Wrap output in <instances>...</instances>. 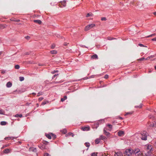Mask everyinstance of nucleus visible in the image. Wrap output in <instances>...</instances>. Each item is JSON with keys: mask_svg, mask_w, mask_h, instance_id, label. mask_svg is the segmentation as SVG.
Masks as SVG:
<instances>
[{"mask_svg": "<svg viewBox=\"0 0 156 156\" xmlns=\"http://www.w3.org/2000/svg\"><path fill=\"white\" fill-rule=\"evenodd\" d=\"M104 133L106 135L108 136L110 134V133L108 132H107L105 130V129H104Z\"/></svg>", "mask_w": 156, "mask_h": 156, "instance_id": "nucleus-19", "label": "nucleus"}, {"mask_svg": "<svg viewBox=\"0 0 156 156\" xmlns=\"http://www.w3.org/2000/svg\"><path fill=\"white\" fill-rule=\"evenodd\" d=\"M91 58L92 59H97L98 58V56L97 55L95 54L92 55Z\"/></svg>", "mask_w": 156, "mask_h": 156, "instance_id": "nucleus-15", "label": "nucleus"}, {"mask_svg": "<svg viewBox=\"0 0 156 156\" xmlns=\"http://www.w3.org/2000/svg\"><path fill=\"white\" fill-rule=\"evenodd\" d=\"M154 55H151L150 56H149V57H150V58H153L154 57Z\"/></svg>", "mask_w": 156, "mask_h": 156, "instance_id": "nucleus-58", "label": "nucleus"}, {"mask_svg": "<svg viewBox=\"0 0 156 156\" xmlns=\"http://www.w3.org/2000/svg\"><path fill=\"white\" fill-rule=\"evenodd\" d=\"M92 13H88L86 15L87 17H88L89 16H90L92 15Z\"/></svg>", "mask_w": 156, "mask_h": 156, "instance_id": "nucleus-36", "label": "nucleus"}, {"mask_svg": "<svg viewBox=\"0 0 156 156\" xmlns=\"http://www.w3.org/2000/svg\"><path fill=\"white\" fill-rule=\"evenodd\" d=\"M108 75H105V76H104V78L105 79H107L108 78Z\"/></svg>", "mask_w": 156, "mask_h": 156, "instance_id": "nucleus-48", "label": "nucleus"}, {"mask_svg": "<svg viewBox=\"0 0 156 156\" xmlns=\"http://www.w3.org/2000/svg\"><path fill=\"white\" fill-rule=\"evenodd\" d=\"M43 99V98L41 97V98H39L38 99V101H42Z\"/></svg>", "mask_w": 156, "mask_h": 156, "instance_id": "nucleus-46", "label": "nucleus"}, {"mask_svg": "<svg viewBox=\"0 0 156 156\" xmlns=\"http://www.w3.org/2000/svg\"><path fill=\"white\" fill-rule=\"evenodd\" d=\"M145 149L147 154H150L152 151V146L151 145L147 144L145 146Z\"/></svg>", "mask_w": 156, "mask_h": 156, "instance_id": "nucleus-1", "label": "nucleus"}, {"mask_svg": "<svg viewBox=\"0 0 156 156\" xmlns=\"http://www.w3.org/2000/svg\"><path fill=\"white\" fill-rule=\"evenodd\" d=\"M85 145L87 147H89L90 146V143L88 142H86L85 143Z\"/></svg>", "mask_w": 156, "mask_h": 156, "instance_id": "nucleus-27", "label": "nucleus"}, {"mask_svg": "<svg viewBox=\"0 0 156 156\" xmlns=\"http://www.w3.org/2000/svg\"><path fill=\"white\" fill-rule=\"evenodd\" d=\"M106 20V18L105 17H102L101 19V20L102 21H105Z\"/></svg>", "mask_w": 156, "mask_h": 156, "instance_id": "nucleus-37", "label": "nucleus"}, {"mask_svg": "<svg viewBox=\"0 0 156 156\" xmlns=\"http://www.w3.org/2000/svg\"><path fill=\"white\" fill-rule=\"evenodd\" d=\"M133 150L131 149L126 150L124 153L125 156H131Z\"/></svg>", "mask_w": 156, "mask_h": 156, "instance_id": "nucleus-3", "label": "nucleus"}, {"mask_svg": "<svg viewBox=\"0 0 156 156\" xmlns=\"http://www.w3.org/2000/svg\"><path fill=\"white\" fill-rule=\"evenodd\" d=\"M147 133L145 131H143L140 133L141 135V139L144 140H146L147 139Z\"/></svg>", "mask_w": 156, "mask_h": 156, "instance_id": "nucleus-2", "label": "nucleus"}, {"mask_svg": "<svg viewBox=\"0 0 156 156\" xmlns=\"http://www.w3.org/2000/svg\"><path fill=\"white\" fill-rule=\"evenodd\" d=\"M72 135V137H73L74 136V135L72 133H68L66 134V137H67L68 136H71Z\"/></svg>", "mask_w": 156, "mask_h": 156, "instance_id": "nucleus-16", "label": "nucleus"}, {"mask_svg": "<svg viewBox=\"0 0 156 156\" xmlns=\"http://www.w3.org/2000/svg\"><path fill=\"white\" fill-rule=\"evenodd\" d=\"M29 150L30 151H31L34 152H37V149L35 148H34L33 147H30V148Z\"/></svg>", "mask_w": 156, "mask_h": 156, "instance_id": "nucleus-12", "label": "nucleus"}, {"mask_svg": "<svg viewBox=\"0 0 156 156\" xmlns=\"http://www.w3.org/2000/svg\"><path fill=\"white\" fill-rule=\"evenodd\" d=\"M11 151V150L9 149H6L3 151V152L5 154L9 153Z\"/></svg>", "mask_w": 156, "mask_h": 156, "instance_id": "nucleus-10", "label": "nucleus"}, {"mask_svg": "<svg viewBox=\"0 0 156 156\" xmlns=\"http://www.w3.org/2000/svg\"><path fill=\"white\" fill-rule=\"evenodd\" d=\"M48 103V101H44L42 103L41 105H45L46 103Z\"/></svg>", "mask_w": 156, "mask_h": 156, "instance_id": "nucleus-26", "label": "nucleus"}, {"mask_svg": "<svg viewBox=\"0 0 156 156\" xmlns=\"http://www.w3.org/2000/svg\"><path fill=\"white\" fill-rule=\"evenodd\" d=\"M100 156H108V154H106L105 153L102 154Z\"/></svg>", "mask_w": 156, "mask_h": 156, "instance_id": "nucleus-40", "label": "nucleus"}, {"mask_svg": "<svg viewBox=\"0 0 156 156\" xmlns=\"http://www.w3.org/2000/svg\"><path fill=\"white\" fill-rule=\"evenodd\" d=\"M108 40H112L113 39H114L115 38H111V37H108Z\"/></svg>", "mask_w": 156, "mask_h": 156, "instance_id": "nucleus-53", "label": "nucleus"}, {"mask_svg": "<svg viewBox=\"0 0 156 156\" xmlns=\"http://www.w3.org/2000/svg\"><path fill=\"white\" fill-rule=\"evenodd\" d=\"M19 79L21 81H23L24 79V78L23 77H19Z\"/></svg>", "mask_w": 156, "mask_h": 156, "instance_id": "nucleus-33", "label": "nucleus"}, {"mask_svg": "<svg viewBox=\"0 0 156 156\" xmlns=\"http://www.w3.org/2000/svg\"><path fill=\"white\" fill-rule=\"evenodd\" d=\"M105 137L104 136H101L100 137V139H101V140H104L105 139Z\"/></svg>", "mask_w": 156, "mask_h": 156, "instance_id": "nucleus-32", "label": "nucleus"}, {"mask_svg": "<svg viewBox=\"0 0 156 156\" xmlns=\"http://www.w3.org/2000/svg\"><path fill=\"white\" fill-rule=\"evenodd\" d=\"M152 41H156V37L154 38H153L152 39Z\"/></svg>", "mask_w": 156, "mask_h": 156, "instance_id": "nucleus-56", "label": "nucleus"}, {"mask_svg": "<svg viewBox=\"0 0 156 156\" xmlns=\"http://www.w3.org/2000/svg\"><path fill=\"white\" fill-rule=\"evenodd\" d=\"M50 52L52 54H56L57 53V51L55 50L51 51Z\"/></svg>", "mask_w": 156, "mask_h": 156, "instance_id": "nucleus-23", "label": "nucleus"}, {"mask_svg": "<svg viewBox=\"0 0 156 156\" xmlns=\"http://www.w3.org/2000/svg\"><path fill=\"white\" fill-rule=\"evenodd\" d=\"M34 22L39 24L41 23V21L40 20H34Z\"/></svg>", "mask_w": 156, "mask_h": 156, "instance_id": "nucleus-13", "label": "nucleus"}, {"mask_svg": "<svg viewBox=\"0 0 156 156\" xmlns=\"http://www.w3.org/2000/svg\"><path fill=\"white\" fill-rule=\"evenodd\" d=\"M155 69L156 70V66L154 67Z\"/></svg>", "mask_w": 156, "mask_h": 156, "instance_id": "nucleus-64", "label": "nucleus"}, {"mask_svg": "<svg viewBox=\"0 0 156 156\" xmlns=\"http://www.w3.org/2000/svg\"><path fill=\"white\" fill-rule=\"evenodd\" d=\"M5 140H9V139H13L12 138V137H5Z\"/></svg>", "mask_w": 156, "mask_h": 156, "instance_id": "nucleus-35", "label": "nucleus"}, {"mask_svg": "<svg viewBox=\"0 0 156 156\" xmlns=\"http://www.w3.org/2000/svg\"><path fill=\"white\" fill-rule=\"evenodd\" d=\"M155 35V34H153L150 35H149V36H148L147 37H152V36H153Z\"/></svg>", "mask_w": 156, "mask_h": 156, "instance_id": "nucleus-45", "label": "nucleus"}, {"mask_svg": "<svg viewBox=\"0 0 156 156\" xmlns=\"http://www.w3.org/2000/svg\"><path fill=\"white\" fill-rule=\"evenodd\" d=\"M107 126L110 129H112V125L109 124H108L107 125ZM111 129L110 130V131H111Z\"/></svg>", "mask_w": 156, "mask_h": 156, "instance_id": "nucleus-25", "label": "nucleus"}, {"mask_svg": "<svg viewBox=\"0 0 156 156\" xmlns=\"http://www.w3.org/2000/svg\"><path fill=\"white\" fill-rule=\"evenodd\" d=\"M6 122L5 121H2L1 122L0 124L2 125H5L6 124Z\"/></svg>", "mask_w": 156, "mask_h": 156, "instance_id": "nucleus-24", "label": "nucleus"}, {"mask_svg": "<svg viewBox=\"0 0 156 156\" xmlns=\"http://www.w3.org/2000/svg\"><path fill=\"white\" fill-rule=\"evenodd\" d=\"M39 147L42 150H44L46 149V146L45 145L42 144L39 146Z\"/></svg>", "mask_w": 156, "mask_h": 156, "instance_id": "nucleus-11", "label": "nucleus"}, {"mask_svg": "<svg viewBox=\"0 0 156 156\" xmlns=\"http://www.w3.org/2000/svg\"><path fill=\"white\" fill-rule=\"evenodd\" d=\"M48 143V142L46 141H44L43 142V144L44 145H47Z\"/></svg>", "mask_w": 156, "mask_h": 156, "instance_id": "nucleus-42", "label": "nucleus"}, {"mask_svg": "<svg viewBox=\"0 0 156 156\" xmlns=\"http://www.w3.org/2000/svg\"><path fill=\"white\" fill-rule=\"evenodd\" d=\"M44 156H50V155L48 153H45L44 154Z\"/></svg>", "mask_w": 156, "mask_h": 156, "instance_id": "nucleus-43", "label": "nucleus"}, {"mask_svg": "<svg viewBox=\"0 0 156 156\" xmlns=\"http://www.w3.org/2000/svg\"><path fill=\"white\" fill-rule=\"evenodd\" d=\"M10 145V144H7L6 145H5L4 146H3L2 147V149H3V148H4L5 147H8V146H9Z\"/></svg>", "mask_w": 156, "mask_h": 156, "instance_id": "nucleus-31", "label": "nucleus"}, {"mask_svg": "<svg viewBox=\"0 0 156 156\" xmlns=\"http://www.w3.org/2000/svg\"><path fill=\"white\" fill-rule=\"evenodd\" d=\"M135 108H141L142 107V106L141 105H139L138 106H135Z\"/></svg>", "mask_w": 156, "mask_h": 156, "instance_id": "nucleus-44", "label": "nucleus"}, {"mask_svg": "<svg viewBox=\"0 0 156 156\" xmlns=\"http://www.w3.org/2000/svg\"><path fill=\"white\" fill-rule=\"evenodd\" d=\"M90 128L89 126H86L84 127H82L81 128V129L83 131H87L90 130Z\"/></svg>", "mask_w": 156, "mask_h": 156, "instance_id": "nucleus-6", "label": "nucleus"}, {"mask_svg": "<svg viewBox=\"0 0 156 156\" xmlns=\"http://www.w3.org/2000/svg\"><path fill=\"white\" fill-rule=\"evenodd\" d=\"M144 59H145V58H140L139 59V60L142 61H143V60H144Z\"/></svg>", "mask_w": 156, "mask_h": 156, "instance_id": "nucleus-51", "label": "nucleus"}, {"mask_svg": "<svg viewBox=\"0 0 156 156\" xmlns=\"http://www.w3.org/2000/svg\"><path fill=\"white\" fill-rule=\"evenodd\" d=\"M32 94H33L34 95H35L36 94V93H32Z\"/></svg>", "mask_w": 156, "mask_h": 156, "instance_id": "nucleus-62", "label": "nucleus"}, {"mask_svg": "<svg viewBox=\"0 0 156 156\" xmlns=\"http://www.w3.org/2000/svg\"><path fill=\"white\" fill-rule=\"evenodd\" d=\"M0 114L3 115L4 114V112L2 110H0Z\"/></svg>", "mask_w": 156, "mask_h": 156, "instance_id": "nucleus-41", "label": "nucleus"}, {"mask_svg": "<svg viewBox=\"0 0 156 156\" xmlns=\"http://www.w3.org/2000/svg\"><path fill=\"white\" fill-rule=\"evenodd\" d=\"M5 73V71L4 70H2L1 71V73L2 74H4Z\"/></svg>", "mask_w": 156, "mask_h": 156, "instance_id": "nucleus-54", "label": "nucleus"}, {"mask_svg": "<svg viewBox=\"0 0 156 156\" xmlns=\"http://www.w3.org/2000/svg\"><path fill=\"white\" fill-rule=\"evenodd\" d=\"M46 136L49 139H51V134H47L46 135Z\"/></svg>", "mask_w": 156, "mask_h": 156, "instance_id": "nucleus-18", "label": "nucleus"}, {"mask_svg": "<svg viewBox=\"0 0 156 156\" xmlns=\"http://www.w3.org/2000/svg\"><path fill=\"white\" fill-rule=\"evenodd\" d=\"M131 113H129V112H128V113H126L125 114V116H126V115H130V114H131Z\"/></svg>", "mask_w": 156, "mask_h": 156, "instance_id": "nucleus-52", "label": "nucleus"}, {"mask_svg": "<svg viewBox=\"0 0 156 156\" xmlns=\"http://www.w3.org/2000/svg\"><path fill=\"white\" fill-rule=\"evenodd\" d=\"M118 135L119 136H122L124 134V132L123 131L120 130L118 132Z\"/></svg>", "mask_w": 156, "mask_h": 156, "instance_id": "nucleus-8", "label": "nucleus"}, {"mask_svg": "<svg viewBox=\"0 0 156 156\" xmlns=\"http://www.w3.org/2000/svg\"><path fill=\"white\" fill-rule=\"evenodd\" d=\"M134 153L136 154V155L137 156H139L140 155H141L142 154L141 152L138 150H136L134 151Z\"/></svg>", "mask_w": 156, "mask_h": 156, "instance_id": "nucleus-9", "label": "nucleus"}, {"mask_svg": "<svg viewBox=\"0 0 156 156\" xmlns=\"http://www.w3.org/2000/svg\"><path fill=\"white\" fill-rule=\"evenodd\" d=\"M58 75V74L54 75V76H53V78H55V77H56Z\"/></svg>", "mask_w": 156, "mask_h": 156, "instance_id": "nucleus-55", "label": "nucleus"}, {"mask_svg": "<svg viewBox=\"0 0 156 156\" xmlns=\"http://www.w3.org/2000/svg\"><path fill=\"white\" fill-rule=\"evenodd\" d=\"M92 156H97V154L95 153H92L91 154Z\"/></svg>", "mask_w": 156, "mask_h": 156, "instance_id": "nucleus-39", "label": "nucleus"}, {"mask_svg": "<svg viewBox=\"0 0 156 156\" xmlns=\"http://www.w3.org/2000/svg\"><path fill=\"white\" fill-rule=\"evenodd\" d=\"M153 14L155 15V16H156V12H154L153 13Z\"/></svg>", "mask_w": 156, "mask_h": 156, "instance_id": "nucleus-63", "label": "nucleus"}, {"mask_svg": "<svg viewBox=\"0 0 156 156\" xmlns=\"http://www.w3.org/2000/svg\"><path fill=\"white\" fill-rule=\"evenodd\" d=\"M100 139L97 138L95 140V143L96 144H98L100 142Z\"/></svg>", "mask_w": 156, "mask_h": 156, "instance_id": "nucleus-21", "label": "nucleus"}, {"mask_svg": "<svg viewBox=\"0 0 156 156\" xmlns=\"http://www.w3.org/2000/svg\"><path fill=\"white\" fill-rule=\"evenodd\" d=\"M14 21H16V22H19L20 21V20H14Z\"/></svg>", "mask_w": 156, "mask_h": 156, "instance_id": "nucleus-61", "label": "nucleus"}, {"mask_svg": "<svg viewBox=\"0 0 156 156\" xmlns=\"http://www.w3.org/2000/svg\"><path fill=\"white\" fill-rule=\"evenodd\" d=\"M62 5L63 7L66 6V1H61L59 5L60 7H62Z\"/></svg>", "mask_w": 156, "mask_h": 156, "instance_id": "nucleus-5", "label": "nucleus"}, {"mask_svg": "<svg viewBox=\"0 0 156 156\" xmlns=\"http://www.w3.org/2000/svg\"><path fill=\"white\" fill-rule=\"evenodd\" d=\"M12 83L11 82H9L7 83L6 84V87H10L12 86Z\"/></svg>", "mask_w": 156, "mask_h": 156, "instance_id": "nucleus-14", "label": "nucleus"}, {"mask_svg": "<svg viewBox=\"0 0 156 156\" xmlns=\"http://www.w3.org/2000/svg\"><path fill=\"white\" fill-rule=\"evenodd\" d=\"M156 123L155 122H154V123H152L150 124L149 125V126L151 127H154L155 126H156Z\"/></svg>", "mask_w": 156, "mask_h": 156, "instance_id": "nucleus-20", "label": "nucleus"}, {"mask_svg": "<svg viewBox=\"0 0 156 156\" xmlns=\"http://www.w3.org/2000/svg\"><path fill=\"white\" fill-rule=\"evenodd\" d=\"M58 72V70H54L51 72V73L54 74L56 73H57Z\"/></svg>", "mask_w": 156, "mask_h": 156, "instance_id": "nucleus-38", "label": "nucleus"}, {"mask_svg": "<svg viewBox=\"0 0 156 156\" xmlns=\"http://www.w3.org/2000/svg\"><path fill=\"white\" fill-rule=\"evenodd\" d=\"M118 118H119V119L122 120L123 119V118L121 117H119Z\"/></svg>", "mask_w": 156, "mask_h": 156, "instance_id": "nucleus-60", "label": "nucleus"}, {"mask_svg": "<svg viewBox=\"0 0 156 156\" xmlns=\"http://www.w3.org/2000/svg\"><path fill=\"white\" fill-rule=\"evenodd\" d=\"M25 38L28 40L30 38V37L29 36H26L25 37Z\"/></svg>", "mask_w": 156, "mask_h": 156, "instance_id": "nucleus-49", "label": "nucleus"}, {"mask_svg": "<svg viewBox=\"0 0 156 156\" xmlns=\"http://www.w3.org/2000/svg\"><path fill=\"white\" fill-rule=\"evenodd\" d=\"M95 25L94 24H89L85 27L84 30L86 31H87L94 27Z\"/></svg>", "mask_w": 156, "mask_h": 156, "instance_id": "nucleus-4", "label": "nucleus"}, {"mask_svg": "<svg viewBox=\"0 0 156 156\" xmlns=\"http://www.w3.org/2000/svg\"><path fill=\"white\" fill-rule=\"evenodd\" d=\"M15 116L16 117H20V118L22 117V115L21 114L18 115L16 114L15 115Z\"/></svg>", "mask_w": 156, "mask_h": 156, "instance_id": "nucleus-30", "label": "nucleus"}, {"mask_svg": "<svg viewBox=\"0 0 156 156\" xmlns=\"http://www.w3.org/2000/svg\"><path fill=\"white\" fill-rule=\"evenodd\" d=\"M29 54H30V53L29 52H26L25 54V55H29Z\"/></svg>", "mask_w": 156, "mask_h": 156, "instance_id": "nucleus-57", "label": "nucleus"}, {"mask_svg": "<svg viewBox=\"0 0 156 156\" xmlns=\"http://www.w3.org/2000/svg\"><path fill=\"white\" fill-rule=\"evenodd\" d=\"M67 97L66 96H64V97L63 98H62L61 99V101L62 102L63 101H64L65 100H66V99H67Z\"/></svg>", "mask_w": 156, "mask_h": 156, "instance_id": "nucleus-22", "label": "nucleus"}, {"mask_svg": "<svg viewBox=\"0 0 156 156\" xmlns=\"http://www.w3.org/2000/svg\"><path fill=\"white\" fill-rule=\"evenodd\" d=\"M20 68V66L18 65H15V68L16 69H19Z\"/></svg>", "mask_w": 156, "mask_h": 156, "instance_id": "nucleus-28", "label": "nucleus"}, {"mask_svg": "<svg viewBox=\"0 0 156 156\" xmlns=\"http://www.w3.org/2000/svg\"><path fill=\"white\" fill-rule=\"evenodd\" d=\"M61 132L64 134H66L67 132L66 129H63L61 130Z\"/></svg>", "mask_w": 156, "mask_h": 156, "instance_id": "nucleus-17", "label": "nucleus"}, {"mask_svg": "<svg viewBox=\"0 0 156 156\" xmlns=\"http://www.w3.org/2000/svg\"><path fill=\"white\" fill-rule=\"evenodd\" d=\"M51 135L52 136L51 137L53 138L54 139L56 138V136L55 135H54L52 133H51Z\"/></svg>", "mask_w": 156, "mask_h": 156, "instance_id": "nucleus-34", "label": "nucleus"}, {"mask_svg": "<svg viewBox=\"0 0 156 156\" xmlns=\"http://www.w3.org/2000/svg\"><path fill=\"white\" fill-rule=\"evenodd\" d=\"M114 156H123L121 152H115Z\"/></svg>", "mask_w": 156, "mask_h": 156, "instance_id": "nucleus-7", "label": "nucleus"}, {"mask_svg": "<svg viewBox=\"0 0 156 156\" xmlns=\"http://www.w3.org/2000/svg\"><path fill=\"white\" fill-rule=\"evenodd\" d=\"M55 45L54 44H53L51 46V48H54L55 47Z\"/></svg>", "mask_w": 156, "mask_h": 156, "instance_id": "nucleus-50", "label": "nucleus"}, {"mask_svg": "<svg viewBox=\"0 0 156 156\" xmlns=\"http://www.w3.org/2000/svg\"><path fill=\"white\" fill-rule=\"evenodd\" d=\"M43 92H40L38 93L37 94V97L41 95H43Z\"/></svg>", "mask_w": 156, "mask_h": 156, "instance_id": "nucleus-29", "label": "nucleus"}, {"mask_svg": "<svg viewBox=\"0 0 156 156\" xmlns=\"http://www.w3.org/2000/svg\"><path fill=\"white\" fill-rule=\"evenodd\" d=\"M150 58V57H147V58H146V59H145V60H147L148 59H149Z\"/></svg>", "mask_w": 156, "mask_h": 156, "instance_id": "nucleus-59", "label": "nucleus"}, {"mask_svg": "<svg viewBox=\"0 0 156 156\" xmlns=\"http://www.w3.org/2000/svg\"><path fill=\"white\" fill-rule=\"evenodd\" d=\"M138 45L140 47H145V46L142 44H139Z\"/></svg>", "mask_w": 156, "mask_h": 156, "instance_id": "nucleus-47", "label": "nucleus"}]
</instances>
